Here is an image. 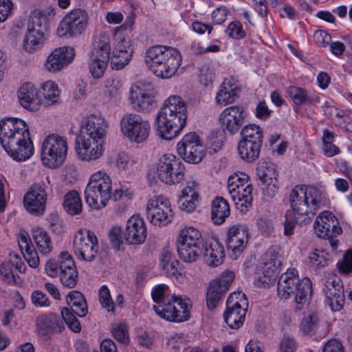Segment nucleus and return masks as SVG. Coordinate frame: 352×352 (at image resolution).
<instances>
[{
    "label": "nucleus",
    "instance_id": "obj_1",
    "mask_svg": "<svg viewBox=\"0 0 352 352\" xmlns=\"http://www.w3.org/2000/svg\"><path fill=\"white\" fill-rule=\"evenodd\" d=\"M291 210L286 211L284 234L290 236L297 223H309L317 212L329 204L326 190L315 186L297 185L289 196Z\"/></svg>",
    "mask_w": 352,
    "mask_h": 352
},
{
    "label": "nucleus",
    "instance_id": "obj_2",
    "mask_svg": "<svg viewBox=\"0 0 352 352\" xmlns=\"http://www.w3.org/2000/svg\"><path fill=\"white\" fill-rule=\"evenodd\" d=\"M108 126L107 121L101 116L91 115L85 118L81 136L76 142V152L80 160L91 162L103 156Z\"/></svg>",
    "mask_w": 352,
    "mask_h": 352
},
{
    "label": "nucleus",
    "instance_id": "obj_3",
    "mask_svg": "<svg viewBox=\"0 0 352 352\" xmlns=\"http://www.w3.org/2000/svg\"><path fill=\"white\" fill-rule=\"evenodd\" d=\"M187 104L178 95L167 98L155 119L157 134L163 140H171L181 133L186 124Z\"/></svg>",
    "mask_w": 352,
    "mask_h": 352
},
{
    "label": "nucleus",
    "instance_id": "obj_4",
    "mask_svg": "<svg viewBox=\"0 0 352 352\" xmlns=\"http://www.w3.org/2000/svg\"><path fill=\"white\" fill-rule=\"evenodd\" d=\"M182 61L180 52L175 48L166 45H153L148 47L144 56L146 67L156 76L168 79L173 76Z\"/></svg>",
    "mask_w": 352,
    "mask_h": 352
},
{
    "label": "nucleus",
    "instance_id": "obj_5",
    "mask_svg": "<svg viewBox=\"0 0 352 352\" xmlns=\"http://www.w3.org/2000/svg\"><path fill=\"white\" fill-rule=\"evenodd\" d=\"M312 292L311 280L307 278H299L298 270L289 269L279 278L277 284V294L281 299H288L294 296L298 305L305 304Z\"/></svg>",
    "mask_w": 352,
    "mask_h": 352
},
{
    "label": "nucleus",
    "instance_id": "obj_6",
    "mask_svg": "<svg viewBox=\"0 0 352 352\" xmlns=\"http://www.w3.org/2000/svg\"><path fill=\"white\" fill-rule=\"evenodd\" d=\"M112 195V180L103 170L91 175L85 190V197L89 207L100 210L104 208Z\"/></svg>",
    "mask_w": 352,
    "mask_h": 352
},
{
    "label": "nucleus",
    "instance_id": "obj_7",
    "mask_svg": "<svg viewBox=\"0 0 352 352\" xmlns=\"http://www.w3.org/2000/svg\"><path fill=\"white\" fill-rule=\"evenodd\" d=\"M68 152V142L65 137L57 133L46 136L42 142L41 159L49 168H56L63 164Z\"/></svg>",
    "mask_w": 352,
    "mask_h": 352
},
{
    "label": "nucleus",
    "instance_id": "obj_8",
    "mask_svg": "<svg viewBox=\"0 0 352 352\" xmlns=\"http://www.w3.org/2000/svg\"><path fill=\"white\" fill-rule=\"evenodd\" d=\"M122 135L132 143L142 144L147 141L151 134L150 122L136 113H126L120 120Z\"/></svg>",
    "mask_w": 352,
    "mask_h": 352
},
{
    "label": "nucleus",
    "instance_id": "obj_9",
    "mask_svg": "<svg viewBox=\"0 0 352 352\" xmlns=\"http://www.w3.org/2000/svg\"><path fill=\"white\" fill-rule=\"evenodd\" d=\"M202 237L199 230L194 227H185L177 238V252L179 258L185 262L197 260L201 252Z\"/></svg>",
    "mask_w": 352,
    "mask_h": 352
},
{
    "label": "nucleus",
    "instance_id": "obj_10",
    "mask_svg": "<svg viewBox=\"0 0 352 352\" xmlns=\"http://www.w3.org/2000/svg\"><path fill=\"white\" fill-rule=\"evenodd\" d=\"M189 299L173 294L170 298H166L164 302L154 305L153 309L161 318L179 322L189 319Z\"/></svg>",
    "mask_w": 352,
    "mask_h": 352
},
{
    "label": "nucleus",
    "instance_id": "obj_11",
    "mask_svg": "<svg viewBox=\"0 0 352 352\" xmlns=\"http://www.w3.org/2000/svg\"><path fill=\"white\" fill-rule=\"evenodd\" d=\"M156 174L160 180L166 184H179L184 179L185 166L175 155L164 154L157 160Z\"/></svg>",
    "mask_w": 352,
    "mask_h": 352
},
{
    "label": "nucleus",
    "instance_id": "obj_12",
    "mask_svg": "<svg viewBox=\"0 0 352 352\" xmlns=\"http://www.w3.org/2000/svg\"><path fill=\"white\" fill-rule=\"evenodd\" d=\"M248 307L245 294L241 292L230 294L226 301L223 318L231 329H239L243 323Z\"/></svg>",
    "mask_w": 352,
    "mask_h": 352
},
{
    "label": "nucleus",
    "instance_id": "obj_13",
    "mask_svg": "<svg viewBox=\"0 0 352 352\" xmlns=\"http://www.w3.org/2000/svg\"><path fill=\"white\" fill-rule=\"evenodd\" d=\"M88 19V14L84 10L74 9L60 21L56 29V34L59 37L78 36L87 28Z\"/></svg>",
    "mask_w": 352,
    "mask_h": 352
},
{
    "label": "nucleus",
    "instance_id": "obj_14",
    "mask_svg": "<svg viewBox=\"0 0 352 352\" xmlns=\"http://www.w3.org/2000/svg\"><path fill=\"white\" fill-rule=\"evenodd\" d=\"M146 215L153 226L162 227L170 223L174 215L169 199L162 195L151 197L146 204Z\"/></svg>",
    "mask_w": 352,
    "mask_h": 352
},
{
    "label": "nucleus",
    "instance_id": "obj_15",
    "mask_svg": "<svg viewBox=\"0 0 352 352\" xmlns=\"http://www.w3.org/2000/svg\"><path fill=\"white\" fill-rule=\"evenodd\" d=\"M67 301L72 309L67 307L63 308L62 317L71 330L76 333L80 332V324L73 312L80 317L87 315L88 309L85 298L80 292L74 290L67 295Z\"/></svg>",
    "mask_w": 352,
    "mask_h": 352
},
{
    "label": "nucleus",
    "instance_id": "obj_16",
    "mask_svg": "<svg viewBox=\"0 0 352 352\" xmlns=\"http://www.w3.org/2000/svg\"><path fill=\"white\" fill-rule=\"evenodd\" d=\"M177 151L183 160L198 164L206 155V147L195 132L185 134L177 144Z\"/></svg>",
    "mask_w": 352,
    "mask_h": 352
},
{
    "label": "nucleus",
    "instance_id": "obj_17",
    "mask_svg": "<svg viewBox=\"0 0 352 352\" xmlns=\"http://www.w3.org/2000/svg\"><path fill=\"white\" fill-rule=\"evenodd\" d=\"M74 251L80 260L92 261L98 251V239L94 232L87 229H79L73 241Z\"/></svg>",
    "mask_w": 352,
    "mask_h": 352
},
{
    "label": "nucleus",
    "instance_id": "obj_18",
    "mask_svg": "<svg viewBox=\"0 0 352 352\" xmlns=\"http://www.w3.org/2000/svg\"><path fill=\"white\" fill-rule=\"evenodd\" d=\"M29 133L28 126L21 119L9 118L0 122V143L4 150Z\"/></svg>",
    "mask_w": 352,
    "mask_h": 352
},
{
    "label": "nucleus",
    "instance_id": "obj_19",
    "mask_svg": "<svg viewBox=\"0 0 352 352\" xmlns=\"http://www.w3.org/2000/svg\"><path fill=\"white\" fill-rule=\"evenodd\" d=\"M129 101L132 108L139 113H148L155 104L153 88L149 83H138L130 88Z\"/></svg>",
    "mask_w": 352,
    "mask_h": 352
},
{
    "label": "nucleus",
    "instance_id": "obj_20",
    "mask_svg": "<svg viewBox=\"0 0 352 352\" xmlns=\"http://www.w3.org/2000/svg\"><path fill=\"white\" fill-rule=\"evenodd\" d=\"M47 197L45 184H34L24 195V207L30 214L41 216L45 212Z\"/></svg>",
    "mask_w": 352,
    "mask_h": 352
},
{
    "label": "nucleus",
    "instance_id": "obj_21",
    "mask_svg": "<svg viewBox=\"0 0 352 352\" xmlns=\"http://www.w3.org/2000/svg\"><path fill=\"white\" fill-rule=\"evenodd\" d=\"M247 114L245 109L239 105L224 109L219 116V124L223 131L231 135L236 133L245 122Z\"/></svg>",
    "mask_w": 352,
    "mask_h": 352
},
{
    "label": "nucleus",
    "instance_id": "obj_22",
    "mask_svg": "<svg viewBox=\"0 0 352 352\" xmlns=\"http://www.w3.org/2000/svg\"><path fill=\"white\" fill-rule=\"evenodd\" d=\"M263 193L268 197H273L278 190V173L275 166L271 163H262L256 169Z\"/></svg>",
    "mask_w": 352,
    "mask_h": 352
},
{
    "label": "nucleus",
    "instance_id": "obj_23",
    "mask_svg": "<svg viewBox=\"0 0 352 352\" xmlns=\"http://www.w3.org/2000/svg\"><path fill=\"white\" fill-rule=\"evenodd\" d=\"M249 232L244 225H234L229 228L227 232V247L231 252V256L234 258L243 252L247 246Z\"/></svg>",
    "mask_w": 352,
    "mask_h": 352
},
{
    "label": "nucleus",
    "instance_id": "obj_24",
    "mask_svg": "<svg viewBox=\"0 0 352 352\" xmlns=\"http://www.w3.org/2000/svg\"><path fill=\"white\" fill-rule=\"evenodd\" d=\"M316 234L320 237L337 236L342 232L338 219L329 211H322L314 223Z\"/></svg>",
    "mask_w": 352,
    "mask_h": 352
},
{
    "label": "nucleus",
    "instance_id": "obj_25",
    "mask_svg": "<svg viewBox=\"0 0 352 352\" xmlns=\"http://www.w3.org/2000/svg\"><path fill=\"white\" fill-rule=\"evenodd\" d=\"M75 55V49L72 47L56 48L47 56L45 69L50 72H59L73 61Z\"/></svg>",
    "mask_w": 352,
    "mask_h": 352
},
{
    "label": "nucleus",
    "instance_id": "obj_26",
    "mask_svg": "<svg viewBox=\"0 0 352 352\" xmlns=\"http://www.w3.org/2000/svg\"><path fill=\"white\" fill-rule=\"evenodd\" d=\"M325 302L331 311H340L344 305L345 297L343 284L339 278L327 280L323 289Z\"/></svg>",
    "mask_w": 352,
    "mask_h": 352
},
{
    "label": "nucleus",
    "instance_id": "obj_27",
    "mask_svg": "<svg viewBox=\"0 0 352 352\" xmlns=\"http://www.w3.org/2000/svg\"><path fill=\"white\" fill-rule=\"evenodd\" d=\"M17 97L20 104L30 111H37L42 104L38 89L30 82L21 84L17 91Z\"/></svg>",
    "mask_w": 352,
    "mask_h": 352
},
{
    "label": "nucleus",
    "instance_id": "obj_28",
    "mask_svg": "<svg viewBox=\"0 0 352 352\" xmlns=\"http://www.w3.org/2000/svg\"><path fill=\"white\" fill-rule=\"evenodd\" d=\"M146 234L145 222L139 215H133L127 220L124 238L129 244L143 243L146 238Z\"/></svg>",
    "mask_w": 352,
    "mask_h": 352
},
{
    "label": "nucleus",
    "instance_id": "obj_29",
    "mask_svg": "<svg viewBox=\"0 0 352 352\" xmlns=\"http://www.w3.org/2000/svg\"><path fill=\"white\" fill-rule=\"evenodd\" d=\"M60 279L63 286L73 288L78 280V271L72 256L62 252L59 261Z\"/></svg>",
    "mask_w": 352,
    "mask_h": 352
},
{
    "label": "nucleus",
    "instance_id": "obj_30",
    "mask_svg": "<svg viewBox=\"0 0 352 352\" xmlns=\"http://www.w3.org/2000/svg\"><path fill=\"white\" fill-rule=\"evenodd\" d=\"M14 160L23 162L30 159L34 152L30 133L21 138L5 150Z\"/></svg>",
    "mask_w": 352,
    "mask_h": 352
},
{
    "label": "nucleus",
    "instance_id": "obj_31",
    "mask_svg": "<svg viewBox=\"0 0 352 352\" xmlns=\"http://www.w3.org/2000/svg\"><path fill=\"white\" fill-rule=\"evenodd\" d=\"M45 40V34L43 30L28 26L23 37L21 47L26 53L33 54L43 47Z\"/></svg>",
    "mask_w": 352,
    "mask_h": 352
},
{
    "label": "nucleus",
    "instance_id": "obj_32",
    "mask_svg": "<svg viewBox=\"0 0 352 352\" xmlns=\"http://www.w3.org/2000/svg\"><path fill=\"white\" fill-rule=\"evenodd\" d=\"M199 201L198 184L195 182H188L180 195V209L190 213L195 210Z\"/></svg>",
    "mask_w": 352,
    "mask_h": 352
},
{
    "label": "nucleus",
    "instance_id": "obj_33",
    "mask_svg": "<svg viewBox=\"0 0 352 352\" xmlns=\"http://www.w3.org/2000/svg\"><path fill=\"white\" fill-rule=\"evenodd\" d=\"M18 243L20 250L29 265L33 268L38 267L39 257L26 231L21 230Z\"/></svg>",
    "mask_w": 352,
    "mask_h": 352
},
{
    "label": "nucleus",
    "instance_id": "obj_34",
    "mask_svg": "<svg viewBox=\"0 0 352 352\" xmlns=\"http://www.w3.org/2000/svg\"><path fill=\"white\" fill-rule=\"evenodd\" d=\"M60 319L54 314L41 315L36 319V329L38 334L48 338L56 329H61Z\"/></svg>",
    "mask_w": 352,
    "mask_h": 352
},
{
    "label": "nucleus",
    "instance_id": "obj_35",
    "mask_svg": "<svg viewBox=\"0 0 352 352\" xmlns=\"http://www.w3.org/2000/svg\"><path fill=\"white\" fill-rule=\"evenodd\" d=\"M225 257L223 246L217 241L207 242L205 245L204 258L206 264L211 267L220 265Z\"/></svg>",
    "mask_w": 352,
    "mask_h": 352
},
{
    "label": "nucleus",
    "instance_id": "obj_36",
    "mask_svg": "<svg viewBox=\"0 0 352 352\" xmlns=\"http://www.w3.org/2000/svg\"><path fill=\"white\" fill-rule=\"evenodd\" d=\"M111 49L110 36L101 32L93 43L89 56L109 60Z\"/></svg>",
    "mask_w": 352,
    "mask_h": 352
},
{
    "label": "nucleus",
    "instance_id": "obj_37",
    "mask_svg": "<svg viewBox=\"0 0 352 352\" xmlns=\"http://www.w3.org/2000/svg\"><path fill=\"white\" fill-rule=\"evenodd\" d=\"M230 214V206L223 197H217L212 204L211 216L214 224L221 225Z\"/></svg>",
    "mask_w": 352,
    "mask_h": 352
},
{
    "label": "nucleus",
    "instance_id": "obj_38",
    "mask_svg": "<svg viewBox=\"0 0 352 352\" xmlns=\"http://www.w3.org/2000/svg\"><path fill=\"white\" fill-rule=\"evenodd\" d=\"M32 235L41 254L47 255L52 251V239L46 230L41 227H36L32 230Z\"/></svg>",
    "mask_w": 352,
    "mask_h": 352
},
{
    "label": "nucleus",
    "instance_id": "obj_39",
    "mask_svg": "<svg viewBox=\"0 0 352 352\" xmlns=\"http://www.w3.org/2000/svg\"><path fill=\"white\" fill-rule=\"evenodd\" d=\"M41 89L43 95V98H41L42 104L45 106H52L59 101L60 90L54 81L47 80L45 82L42 84Z\"/></svg>",
    "mask_w": 352,
    "mask_h": 352
},
{
    "label": "nucleus",
    "instance_id": "obj_40",
    "mask_svg": "<svg viewBox=\"0 0 352 352\" xmlns=\"http://www.w3.org/2000/svg\"><path fill=\"white\" fill-rule=\"evenodd\" d=\"M249 176L243 172H238L230 175L228 179V190L231 199L239 197V190H243L249 182Z\"/></svg>",
    "mask_w": 352,
    "mask_h": 352
},
{
    "label": "nucleus",
    "instance_id": "obj_41",
    "mask_svg": "<svg viewBox=\"0 0 352 352\" xmlns=\"http://www.w3.org/2000/svg\"><path fill=\"white\" fill-rule=\"evenodd\" d=\"M63 206L71 215L80 214L82 211V203L79 193L74 190L67 192L64 196Z\"/></svg>",
    "mask_w": 352,
    "mask_h": 352
},
{
    "label": "nucleus",
    "instance_id": "obj_42",
    "mask_svg": "<svg viewBox=\"0 0 352 352\" xmlns=\"http://www.w3.org/2000/svg\"><path fill=\"white\" fill-rule=\"evenodd\" d=\"M179 262L174 259L172 253L167 250H164L161 254L160 266L168 276H177L179 274Z\"/></svg>",
    "mask_w": 352,
    "mask_h": 352
},
{
    "label": "nucleus",
    "instance_id": "obj_43",
    "mask_svg": "<svg viewBox=\"0 0 352 352\" xmlns=\"http://www.w3.org/2000/svg\"><path fill=\"white\" fill-rule=\"evenodd\" d=\"M52 10L35 9L31 12L28 26L44 30L47 28Z\"/></svg>",
    "mask_w": 352,
    "mask_h": 352
},
{
    "label": "nucleus",
    "instance_id": "obj_44",
    "mask_svg": "<svg viewBox=\"0 0 352 352\" xmlns=\"http://www.w3.org/2000/svg\"><path fill=\"white\" fill-rule=\"evenodd\" d=\"M241 142H252L256 144L262 145L263 131L261 127L256 124L245 125L241 131Z\"/></svg>",
    "mask_w": 352,
    "mask_h": 352
},
{
    "label": "nucleus",
    "instance_id": "obj_45",
    "mask_svg": "<svg viewBox=\"0 0 352 352\" xmlns=\"http://www.w3.org/2000/svg\"><path fill=\"white\" fill-rule=\"evenodd\" d=\"M261 145L251 142H239L238 145L239 153L241 157L247 162L256 160L260 154Z\"/></svg>",
    "mask_w": 352,
    "mask_h": 352
},
{
    "label": "nucleus",
    "instance_id": "obj_46",
    "mask_svg": "<svg viewBox=\"0 0 352 352\" xmlns=\"http://www.w3.org/2000/svg\"><path fill=\"white\" fill-rule=\"evenodd\" d=\"M243 190H239V197L232 199L234 201L235 206L241 212L245 213L248 210V208L252 206V186L251 184H246Z\"/></svg>",
    "mask_w": 352,
    "mask_h": 352
},
{
    "label": "nucleus",
    "instance_id": "obj_47",
    "mask_svg": "<svg viewBox=\"0 0 352 352\" xmlns=\"http://www.w3.org/2000/svg\"><path fill=\"white\" fill-rule=\"evenodd\" d=\"M115 164L120 171L126 173H133L137 170V161L126 152H120L115 158Z\"/></svg>",
    "mask_w": 352,
    "mask_h": 352
},
{
    "label": "nucleus",
    "instance_id": "obj_48",
    "mask_svg": "<svg viewBox=\"0 0 352 352\" xmlns=\"http://www.w3.org/2000/svg\"><path fill=\"white\" fill-rule=\"evenodd\" d=\"M280 272V267L274 266V264L264 263L262 268V276L258 278V281L264 287L272 284L276 279Z\"/></svg>",
    "mask_w": 352,
    "mask_h": 352
},
{
    "label": "nucleus",
    "instance_id": "obj_49",
    "mask_svg": "<svg viewBox=\"0 0 352 352\" xmlns=\"http://www.w3.org/2000/svg\"><path fill=\"white\" fill-rule=\"evenodd\" d=\"M287 93L293 102L297 105L311 102L307 91L301 87L290 86L287 88Z\"/></svg>",
    "mask_w": 352,
    "mask_h": 352
},
{
    "label": "nucleus",
    "instance_id": "obj_50",
    "mask_svg": "<svg viewBox=\"0 0 352 352\" xmlns=\"http://www.w3.org/2000/svg\"><path fill=\"white\" fill-rule=\"evenodd\" d=\"M132 54L133 50H128V52L113 50L111 61L112 68L118 70L122 69L130 61Z\"/></svg>",
    "mask_w": 352,
    "mask_h": 352
},
{
    "label": "nucleus",
    "instance_id": "obj_51",
    "mask_svg": "<svg viewBox=\"0 0 352 352\" xmlns=\"http://www.w3.org/2000/svg\"><path fill=\"white\" fill-rule=\"evenodd\" d=\"M109 61L89 56V68L92 76L95 78H101Z\"/></svg>",
    "mask_w": 352,
    "mask_h": 352
},
{
    "label": "nucleus",
    "instance_id": "obj_52",
    "mask_svg": "<svg viewBox=\"0 0 352 352\" xmlns=\"http://www.w3.org/2000/svg\"><path fill=\"white\" fill-rule=\"evenodd\" d=\"M122 91V83L118 78L107 79L105 84V95L111 99L119 98Z\"/></svg>",
    "mask_w": 352,
    "mask_h": 352
},
{
    "label": "nucleus",
    "instance_id": "obj_53",
    "mask_svg": "<svg viewBox=\"0 0 352 352\" xmlns=\"http://www.w3.org/2000/svg\"><path fill=\"white\" fill-rule=\"evenodd\" d=\"M234 278V273L232 271H225L221 275L212 282L210 285H217V289L220 290V292H224L225 294L228 290Z\"/></svg>",
    "mask_w": 352,
    "mask_h": 352
},
{
    "label": "nucleus",
    "instance_id": "obj_54",
    "mask_svg": "<svg viewBox=\"0 0 352 352\" xmlns=\"http://www.w3.org/2000/svg\"><path fill=\"white\" fill-rule=\"evenodd\" d=\"M215 284H210L206 294V305L210 310L215 309L217 304L225 295L224 292H220V290L217 289V286Z\"/></svg>",
    "mask_w": 352,
    "mask_h": 352
},
{
    "label": "nucleus",
    "instance_id": "obj_55",
    "mask_svg": "<svg viewBox=\"0 0 352 352\" xmlns=\"http://www.w3.org/2000/svg\"><path fill=\"white\" fill-rule=\"evenodd\" d=\"M227 35L234 39H242L245 37L246 32L241 22L234 21L230 23L226 30Z\"/></svg>",
    "mask_w": 352,
    "mask_h": 352
},
{
    "label": "nucleus",
    "instance_id": "obj_56",
    "mask_svg": "<svg viewBox=\"0 0 352 352\" xmlns=\"http://www.w3.org/2000/svg\"><path fill=\"white\" fill-rule=\"evenodd\" d=\"M238 93L220 87L216 96V102L222 106L232 104L234 102Z\"/></svg>",
    "mask_w": 352,
    "mask_h": 352
},
{
    "label": "nucleus",
    "instance_id": "obj_57",
    "mask_svg": "<svg viewBox=\"0 0 352 352\" xmlns=\"http://www.w3.org/2000/svg\"><path fill=\"white\" fill-rule=\"evenodd\" d=\"M215 77L212 68L208 65H203L199 69V81L206 87L212 86Z\"/></svg>",
    "mask_w": 352,
    "mask_h": 352
},
{
    "label": "nucleus",
    "instance_id": "obj_58",
    "mask_svg": "<svg viewBox=\"0 0 352 352\" xmlns=\"http://www.w3.org/2000/svg\"><path fill=\"white\" fill-rule=\"evenodd\" d=\"M100 302L107 311H114V305L107 286L102 285L99 290Z\"/></svg>",
    "mask_w": 352,
    "mask_h": 352
},
{
    "label": "nucleus",
    "instance_id": "obj_59",
    "mask_svg": "<svg viewBox=\"0 0 352 352\" xmlns=\"http://www.w3.org/2000/svg\"><path fill=\"white\" fill-rule=\"evenodd\" d=\"M309 260L312 265L316 267H323L328 264L327 254L322 250H316L309 255Z\"/></svg>",
    "mask_w": 352,
    "mask_h": 352
},
{
    "label": "nucleus",
    "instance_id": "obj_60",
    "mask_svg": "<svg viewBox=\"0 0 352 352\" xmlns=\"http://www.w3.org/2000/svg\"><path fill=\"white\" fill-rule=\"evenodd\" d=\"M168 290V286L166 284H160L155 285L151 291V297L155 305H160L164 302L167 298L165 297L166 292Z\"/></svg>",
    "mask_w": 352,
    "mask_h": 352
},
{
    "label": "nucleus",
    "instance_id": "obj_61",
    "mask_svg": "<svg viewBox=\"0 0 352 352\" xmlns=\"http://www.w3.org/2000/svg\"><path fill=\"white\" fill-rule=\"evenodd\" d=\"M112 333L114 338L120 342L127 344L129 335L126 326L124 324H115L112 327Z\"/></svg>",
    "mask_w": 352,
    "mask_h": 352
},
{
    "label": "nucleus",
    "instance_id": "obj_62",
    "mask_svg": "<svg viewBox=\"0 0 352 352\" xmlns=\"http://www.w3.org/2000/svg\"><path fill=\"white\" fill-rule=\"evenodd\" d=\"M11 263L6 261L3 262L0 265V274L3 280L9 284L15 283L14 275Z\"/></svg>",
    "mask_w": 352,
    "mask_h": 352
},
{
    "label": "nucleus",
    "instance_id": "obj_63",
    "mask_svg": "<svg viewBox=\"0 0 352 352\" xmlns=\"http://www.w3.org/2000/svg\"><path fill=\"white\" fill-rule=\"evenodd\" d=\"M279 352H294L296 349V342L294 338L289 335H284L279 344Z\"/></svg>",
    "mask_w": 352,
    "mask_h": 352
},
{
    "label": "nucleus",
    "instance_id": "obj_64",
    "mask_svg": "<svg viewBox=\"0 0 352 352\" xmlns=\"http://www.w3.org/2000/svg\"><path fill=\"white\" fill-rule=\"evenodd\" d=\"M32 302L36 307H48L50 301L47 296L42 292L36 290L32 293Z\"/></svg>",
    "mask_w": 352,
    "mask_h": 352
}]
</instances>
